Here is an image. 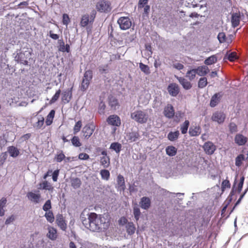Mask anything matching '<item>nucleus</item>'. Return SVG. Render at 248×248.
<instances>
[{"mask_svg":"<svg viewBox=\"0 0 248 248\" xmlns=\"http://www.w3.org/2000/svg\"><path fill=\"white\" fill-rule=\"evenodd\" d=\"M110 217L108 215L97 214L92 212L88 214V219L82 220L83 225L92 232H104L110 225Z\"/></svg>","mask_w":248,"mask_h":248,"instance_id":"nucleus-1","label":"nucleus"},{"mask_svg":"<svg viewBox=\"0 0 248 248\" xmlns=\"http://www.w3.org/2000/svg\"><path fill=\"white\" fill-rule=\"evenodd\" d=\"M131 118L139 123L144 124L147 122L148 115L141 110H137L131 113Z\"/></svg>","mask_w":248,"mask_h":248,"instance_id":"nucleus-2","label":"nucleus"},{"mask_svg":"<svg viewBox=\"0 0 248 248\" xmlns=\"http://www.w3.org/2000/svg\"><path fill=\"white\" fill-rule=\"evenodd\" d=\"M96 9L101 13H108L111 10V3L105 0H100L96 4Z\"/></svg>","mask_w":248,"mask_h":248,"instance_id":"nucleus-3","label":"nucleus"},{"mask_svg":"<svg viewBox=\"0 0 248 248\" xmlns=\"http://www.w3.org/2000/svg\"><path fill=\"white\" fill-rule=\"evenodd\" d=\"M31 55V52L30 51H22L17 53L15 59L17 62L26 65L28 64V59Z\"/></svg>","mask_w":248,"mask_h":248,"instance_id":"nucleus-4","label":"nucleus"},{"mask_svg":"<svg viewBox=\"0 0 248 248\" xmlns=\"http://www.w3.org/2000/svg\"><path fill=\"white\" fill-rule=\"evenodd\" d=\"M95 12L93 13L90 16L89 15L86 14L81 16L80 25L81 27H85L89 24H92L95 17Z\"/></svg>","mask_w":248,"mask_h":248,"instance_id":"nucleus-5","label":"nucleus"},{"mask_svg":"<svg viewBox=\"0 0 248 248\" xmlns=\"http://www.w3.org/2000/svg\"><path fill=\"white\" fill-rule=\"evenodd\" d=\"M117 22L120 29L123 30L129 29L132 25L131 21L128 17H121L118 19Z\"/></svg>","mask_w":248,"mask_h":248,"instance_id":"nucleus-6","label":"nucleus"},{"mask_svg":"<svg viewBox=\"0 0 248 248\" xmlns=\"http://www.w3.org/2000/svg\"><path fill=\"white\" fill-rule=\"evenodd\" d=\"M95 128V126L93 123H90L86 125L82 129L83 137L88 139L93 134Z\"/></svg>","mask_w":248,"mask_h":248,"instance_id":"nucleus-7","label":"nucleus"},{"mask_svg":"<svg viewBox=\"0 0 248 248\" xmlns=\"http://www.w3.org/2000/svg\"><path fill=\"white\" fill-rule=\"evenodd\" d=\"M202 148L205 153L208 155H213L216 150V146L211 141L205 142Z\"/></svg>","mask_w":248,"mask_h":248,"instance_id":"nucleus-8","label":"nucleus"},{"mask_svg":"<svg viewBox=\"0 0 248 248\" xmlns=\"http://www.w3.org/2000/svg\"><path fill=\"white\" fill-rule=\"evenodd\" d=\"M108 124L109 125L120 126L121 124L120 118L117 115H111L107 119Z\"/></svg>","mask_w":248,"mask_h":248,"instance_id":"nucleus-9","label":"nucleus"},{"mask_svg":"<svg viewBox=\"0 0 248 248\" xmlns=\"http://www.w3.org/2000/svg\"><path fill=\"white\" fill-rule=\"evenodd\" d=\"M225 118L226 115L223 112L216 111L213 114L211 119L213 121L216 122L220 124L224 122Z\"/></svg>","mask_w":248,"mask_h":248,"instance_id":"nucleus-10","label":"nucleus"},{"mask_svg":"<svg viewBox=\"0 0 248 248\" xmlns=\"http://www.w3.org/2000/svg\"><path fill=\"white\" fill-rule=\"evenodd\" d=\"M56 223L62 231L66 230L67 228V224L62 214H58L56 215Z\"/></svg>","mask_w":248,"mask_h":248,"instance_id":"nucleus-11","label":"nucleus"},{"mask_svg":"<svg viewBox=\"0 0 248 248\" xmlns=\"http://www.w3.org/2000/svg\"><path fill=\"white\" fill-rule=\"evenodd\" d=\"M234 142L238 146L245 145L248 142V139L243 134L238 133L236 134L234 139Z\"/></svg>","mask_w":248,"mask_h":248,"instance_id":"nucleus-12","label":"nucleus"},{"mask_svg":"<svg viewBox=\"0 0 248 248\" xmlns=\"http://www.w3.org/2000/svg\"><path fill=\"white\" fill-rule=\"evenodd\" d=\"M27 196L28 199L34 202V203H38L40 202L41 195L39 193V191H37V193L32 192H29L27 193Z\"/></svg>","mask_w":248,"mask_h":248,"instance_id":"nucleus-13","label":"nucleus"},{"mask_svg":"<svg viewBox=\"0 0 248 248\" xmlns=\"http://www.w3.org/2000/svg\"><path fill=\"white\" fill-rule=\"evenodd\" d=\"M117 186L116 188L118 191H124L125 189V181L124 177L123 175L119 174L117 178Z\"/></svg>","mask_w":248,"mask_h":248,"instance_id":"nucleus-14","label":"nucleus"},{"mask_svg":"<svg viewBox=\"0 0 248 248\" xmlns=\"http://www.w3.org/2000/svg\"><path fill=\"white\" fill-rule=\"evenodd\" d=\"M163 113L165 117L171 118L174 115V109L170 104H168L164 108Z\"/></svg>","mask_w":248,"mask_h":248,"instance_id":"nucleus-15","label":"nucleus"},{"mask_svg":"<svg viewBox=\"0 0 248 248\" xmlns=\"http://www.w3.org/2000/svg\"><path fill=\"white\" fill-rule=\"evenodd\" d=\"M48 233H47V237L52 240H55L58 237L57 231L56 229L53 227L49 226L47 228Z\"/></svg>","mask_w":248,"mask_h":248,"instance_id":"nucleus-16","label":"nucleus"},{"mask_svg":"<svg viewBox=\"0 0 248 248\" xmlns=\"http://www.w3.org/2000/svg\"><path fill=\"white\" fill-rule=\"evenodd\" d=\"M37 121L33 124L34 128L40 129L43 128L45 123V118L42 115H38L36 117Z\"/></svg>","mask_w":248,"mask_h":248,"instance_id":"nucleus-17","label":"nucleus"},{"mask_svg":"<svg viewBox=\"0 0 248 248\" xmlns=\"http://www.w3.org/2000/svg\"><path fill=\"white\" fill-rule=\"evenodd\" d=\"M58 43L59 44V50L64 52H69L70 51V47L69 45L66 44L65 45L63 39H59L58 40Z\"/></svg>","mask_w":248,"mask_h":248,"instance_id":"nucleus-18","label":"nucleus"},{"mask_svg":"<svg viewBox=\"0 0 248 248\" xmlns=\"http://www.w3.org/2000/svg\"><path fill=\"white\" fill-rule=\"evenodd\" d=\"M7 151L10 155L14 158L17 157L20 154L19 150L14 146H10L7 148Z\"/></svg>","mask_w":248,"mask_h":248,"instance_id":"nucleus-19","label":"nucleus"},{"mask_svg":"<svg viewBox=\"0 0 248 248\" xmlns=\"http://www.w3.org/2000/svg\"><path fill=\"white\" fill-rule=\"evenodd\" d=\"M140 207L144 209H148L151 206V201L149 198L143 197L140 199Z\"/></svg>","mask_w":248,"mask_h":248,"instance_id":"nucleus-20","label":"nucleus"},{"mask_svg":"<svg viewBox=\"0 0 248 248\" xmlns=\"http://www.w3.org/2000/svg\"><path fill=\"white\" fill-rule=\"evenodd\" d=\"M201 133V128L199 126H192L189 129V134L191 137L199 136Z\"/></svg>","mask_w":248,"mask_h":248,"instance_id":"nucleus-21","label":"nucleus"},{"mask_svg":"<svg viewBox=\"0 0 248 248\" xmlns=\"http://www.w3.org/2000/svg\"><path fill=\"white\" fill-rule=\"evenodd\" d=\"M240 15L239 13H233L232 16L231 22L234 28L237 27L240 23Z\"/></svg>","mask_w":248,"mask_h":248,"instance_id":"nucleus-22","label":"nucleus"},{"mask_svg":"<svg viewBox=\"0 0 248 248\" xmlns=\"http://www.w3.org/2000/svg\"><path fill=\"white\" fill-rule=\"evenodd\" d=\"M177 78L185 89L188 90L191 88V83L187 79L182 77H177Z\"/></svg>","mask_w":248,"mask_h":248,"instance_id":"nucleus-23","label":"nucleus"},{"mask_svg":"<svg viewBox=\"0 0 248 248\" xmlns=\"http://www.w3.org/2000/svg\"><path fill=\"white\" fill-rule=\"evenodd\" d=\"M222 95L221 94H214L212 97L210 103L211 107H215L220 102Z\"/></svg>","mask_w":248,"mask_h":248,"instance_id":"nucleus-24","label":"nucleus"},{"mask_svg":"<svg viewBox=\"0 0 248 248\" xmlns=\"http://www.w3.org/2000/svg\"><path fill=\"white\" fill-rule=\"evenodd\" d=\"M39 186L40 187H39V189L48 190L50 191H52L54 189V187L51 184L46 180L40 183Z\"/></svg>","mask_w":248,"mask_h":248,"instance_id":"nucleus-25","label":"nucleus"},{"mask_svg":"<svg viewBox=\"0 0 248 248\" xmlns=\"http://www.w3.org/2000/svg\"><path fill=\"white\" fill-rule=\"evenodd\" d=\"M55 111L54 109H52L50 111L49 114L47 115L45 121V124L46 125L49 126L52 124L55 116Z\"/></svg>","mask_w":248,"mask_h":248,"instance_id":"nucleus-26","label":"nucleus"},{"mask_svg":"<svg viewBox=\"0 0 248 248\" xmlns=\"http://www.w3.org/2000/svg\"><path fill=\"white\" fill-rule=\"evenodd\" d=\"M197 74L200 76H203L209 72V69L206 66H199L195 69Z\"/></svg>","mask_w":248,"mask_h":248,"instance_id":"nucleus-27","label":"nucleus"},{"mask_svg":"<svg viewBox=\"0 0 248 248\" xmlns=\"http://www.w3.org/2000/svg\"><path fill=\"white\" fill-rule=\"evenodd\" d=\"M179 90L178 85L175 83H170L168 87V91L169 93H179Z\"/></svg>","mask_w":248,"mask_h":248,"instance_id":"nucleus-28","label":"nucleus"},{"mask_svg":"<svg viewBox=\"0 0 248 248\" xmlns=\"http://www.w3.org/2000/svg\"><path fill=\"white\" fill-rule=\"evenodd\" d=\"M108 104L111 108L115 109L117 106H119L117 99L110 94L108 97Z\"/></svg>","mask_w":248,"mask_h":248,"instance_id":"nucleus-29","label":"nucleus"},{"mask_svg":"<svg viewBox=\"0 0 248 248\" xmlns=\"http://www.w3.org/2000/svg\"><path fill=\"white\" fill-rule=\"evenodd\" d=\"M177 149L173 146H169L166 148V154L170 156H175L177 154Z\"/></svg>","mask_w":248,"mask_h":248,"instance_id":"nucleus-30","label":"nucleus"},{"mask_svg":"<svg viewBox=\"0 0 248 248\" xmlns=\"http://www.w3.org/2000/svg\"><path fill=\"white\" fill-rule=\"evenodd\" d=\"M127 137L130 142H134L139 139L140 135L138 132H131L128 134Z\"/></svg>","mask_w":248,"mask_h":248,"instance_id":"nucleus-31","label":"nucleus"},{"mask_svg":"<svg viewBox=\"0 0 248 248\" xmlns=\"http://www.w3.org/2000/svg\"><path fill=\"white\" fill-rule=\"evenodd\" d=\"M126 232L129 235H132L135 233L136 228L133 222H128L126 225Z\"/></svg>","mask_w":248,"mask_h":248,"instance_id":"nucleus-32","label":"nucleus"},{"mask_svg":"<svg viewBox=\"0 0 248 248\" xmlns=\"http://www.w3.org/2000/svg\"><path fill=\"white\" fill-rule=\"evenodd\" d=\"M71 185L74 189H77L80 187L81 181L78 178H73L71 180Z\"/></svg>","mask_w":248,"mask_h":248,"instance_id":"nucleus-33","label":"nucleus"},{"mask_svg":"<svg viewBox=\"0 0 248 248\" xmlns=\"http://www.w3.org/2000/svg\"><path fill=\"white\" fill-rule=\"evenodd\" d=\"M180 133L179 131L177 130L175 132H170L168 134V139L171 141H174L177 140L179 136Z\"/></svg>","mask_w":248,"mask_h":248,"instance_id":"nucleus-34","label":"nucleus"},{"mask_svg":"<svg viewBox=\"0 0 248 248\" xmlns=\"http://www.w3.org/2000/svg\"><path fill=\"white\" fill-rule=\"evenodd\" d=\"M7 200L3 197L0 200V217H2L5 214L4 208L6 206Z\"/></svg>","mask_w":248,"mask_h":248,"instance_id":"nucleus-35","label":"nucleus"},{"mask_svg":"<svg viewBox=\"0 0 248 248\" xmlns=\"http://www.w3.org/2000/svg\"><path fill=\"white\" fill-rule=\"evenodd\" d=\"M100 162L104 168H108L110 165L109 156H102L100 157Z\"/></svg>","mask_w":248,"mask_h":248,"instance_id":"nucleus-36","label":"nucleus"},{"mask_svg":"<svg viewBox=\"0 0 248 248\" xmlns=\"http://www.w3.org/2000/svg\"><path fill=\"white\" fill-rule=\"evenodd\" d=\"M98 71L101 74H108L109 71V66L108 64L100 65L98 67Z\"/></svg>","mask_w":248,"mask_h":248,"instance_id":"nucleus-37","label":"nucleus"},{"mask_svg":"<svg viewBox=\"0 0 248 248\" xmlns=\"http://www.w3.org/2000/svg\"><path fill=\"white\" fill-rule=\"evenodd\" d=\"M72 145L76 147H79L82 145L80 139L78 136H74L71 140Z\"/></svg>","mask_w":248,"mask_h":248,"instance_id":"nucleus-38","label":"nucleus"},{"mask_svg":"<svg viewBox=\"0 0 248 248\" xmlns=\"http://www.w3.org/2000/svg\"><path fill=\"white\" fill-rule=\"evenodd\" d=\"M217 62V57L216 55H212L208 58H207L204 61V63L206 65H211L216 63Z\"/></svg>","mask_w":248,"mask_h":248,"instance_id":"nucleus-39","label":"nucleus"},{"mask_svg":"<svg viewBox=\"0 0 248 248\" xmlns=\"http://www.w3.org/2000/svg\"><path fill=\"white\" fill-rule=\"evenodd\" d=\"M110 149L113 150L117 153H119L122 149V145L118 142H113L110 146Z\"/></svg>","mask_w":248,"mask_h":248,"instance_id":"nucleus-40","label":"nucleus"},{"mask_svg":"<svg viewBox=\"0 0 248 248\" xmlns=\"http://www.w3.org/2000/svg\"><path fill=\"white\" fill-rule=\"evenodd\" d=\"M197 72H196L195 69H193L190 70H189L186 73V77L189 80H192L194 79L195 77Z\"/></svg>","mask_w":248,"mask_h":248,"instance_id":"nucleus-41","label":"nucleus"},{"mask_svg":"<svg viewBox=\"0 0 248 248\" xmlns=\"http://www.w3.org/2000/svg\"><path fill=\"white\" fill-rule=\"evenodd\" d=\"M245 160V156L243 154L239 155L235 158V165L237 167H240L242 164V162Z\"/></svg>","mask_w":248,"mask_h":248,"instance_id":"nucleus-42","label":"nucleus"},{"mask_svg":"<svg viewBox=\"0 0 248 248\" xmlns=\"http://www.w3.org/2000/svg\"><path fill=\"white\" fill-rule=\"evenodd\" d=\"M133 214L136 220L138 221L139 219L141 213L140 208L137 203L133 207Z\"/></svg>","mask_w":248,"mask_h":248,"instance_id":"nucleus-43","label":"nucleus"},{"mask_svg":"<svg viewBox=\"0 0 248 248\" xmlns=\"http://www.w3.org/2000/svg\"><path fill=\"white\" fill-rule=\"evenodd\" d=\"M45 217L47 221L50 223H52L54 221V216L52 211L46 212Z\"/></svg>","mask_w":248,"mask_h":248,"instance_id":"nucleus-44","label":"nucleus"},{"mask_svg":"<svg viewBox=\"0 0 248 248\" xmlns=\"http://www.w3.org/2000/svg\"><path fill=\"white\" fill-rule=\"evenodd\" d=\"M189 125V122L188 120H186L184 123L181 125L180 129L181 133L183 134H185L187 133Z\"/></svg>","mask_w":248,"mask_h":248,"instance_id":"nucleus-45","label":"nucleus"},{"mask_svg":"<svg viewBox=\"0 0 248 248\" xmlns=\"http://www.w3.org/2000/svg\"><path fill=\"white\" fill-rule=\"evenodd\" d=\"M100 175L103 180H108L110 177L109 171L107 170H100Z\"/></svg>","mask_w":248,"mask_h":248,"instance_id":"nucleus-46","label":"nucleus"},{"mask_svg":"<svg viewBox=\"0 0 248 248\" xmlns=\"http://www.w3.org/2000/svg\"><path fill=\"white\" fill-rule=\"evenodd\" d=\"M139 67L140 70L146 75H149L150 73L149 67L148 65L143 64L142 62L139 63Z\"/></svg>","mask_w":248,"mask_h":248,"instance_id":"nucleus-47","label":"nucleus"},{"mask_svg":"<svg viewBox=\"0 0 248 248\" xmlns=\"http://www.w3.org/2000/svg\"><path fill=\"white\" fill-rule=\"evenodd\" d=\"M22 94H12V97H11V99L12 100V103L17 104L18 103V105H20V101H19V96H21Z\"/></svg>","mask_w":248,"mask_h":248,"instance_id":"nucleus-48","label":"nucleus"},{"mask_svg":"<svg viewBox=\"0 0 248 248\" xmlns=\"http://www.w3.org/2000/svg\"><path fill=\"white\" fill-rule=\"evenodd\" d=\"M81 127H82L81 121H78L76 123V124L74 127V129H73L74 134H76L77 133H78L80 130Z\"/></svg>","mask_w":248,"mask_h":248,"instance_id":"nucleus-49","label":"nucleus"},{"mask_svg":"<svg viewBox=\"0 0 248 248\" xmlns=\"http://www.w3.org/2000/svg\"><path fill=\"white\" fill-rule=\"evenodd\" d=\"M93 78V72L91 70L86 71L83 77V79H87L90 81Z\"/></svg>","mask_w":248,"mask_h":248,"instance_id":"nucleus-50","label":"nucleus"},{"mask_svg":"<svg viewBox=\"0 0 248 248\" xmlns=\"http://www.w3.org/2000/svg\"><path fill=\"white\" fill-rule=\"evenodd\" d=\"M89 84L90 81H88V80L87 79H83L80 87L81 90L83 92H84L88 88Z\"/></svg>","mask_w":248,"mask_h":248,"instance_id":"nucleus-51","label":"nucleus"},{"mask_svg":"<svg viewBox=\"0 0 248 248\" xmlns=\"http://www.w3.org/2000/svg\"><path fill=\"white\" fill-rule=\"evenodd\" d=\"M207 81L206 78H202L200 79L198 82V86L199 88H204L207 85Z\"/></svg>","mask_w":248,"mask_h":248,"instance_id":"nucleus-52","label":"nucleus"},{"mask_svg":"<svg viewBox=\"0 0 248 248\" xmlns=\"http://www.w3.org/2000/svg\"><path fill=\"white\" fill-rule=\"evenodd\" d=\"M217 39L220 43H223L226 41V36L224 32H219L217 35Z\"/></svg>","mask_w":248,"mask_h":248,"instance_id":"nucleus-53","label":"nucleus"},{"mask_svg":"<svg viewBox=\"0 0 248 248\" xmlns=\"http://www.w3.org/2000/svg\"><path fill=\"white\" fill-rule=\"evenodd\" d=\"M231 187V184L230 181L228 180H223L221 184V190L222 191H224V190L226 188H230Z\"/></svg>","mask_w":248,"mask_h":248,"instance_id":"nucleus-54","label":"nucleus"},{"mask_svg":"<svg viewBox=\"0 0 248 248\" xmlns=\"http://www.w3.org/2000/svg\"><path fill=\"white\" fill-rule=\"evenodd\" d=\"M52 208L51 201L50 200H47L43 206V209L46 212H48Z\"/></svg>","mask_w":248,"mask_h":248,"instance_id":"nucleus-55","label":"nucleus"},{"mask_svg":"<svg viewBox=\"0 0 248 248\" xmlns=\"http://www.w3.org/2000/svg\"><path fill=\"white\" fill-rule=\"evenodd\" d=\"M72 98V94H63L62 97V101L63 103H68Z\"/></svg>","mask_w":248,"mask_h":248,"instance_id":"nucleus-56","label":"nucleus"},{"mask_svg":"<svg viewBox=\"0 0 248 248\" xmlns=\"http://www.w3.org/2000/svg\"><path fill=\"white\" fill-rule=\"evenodd\" d=\"M229 128L231 133L237 131V126L234 123H231L229 125Z\"/></svg>","mask_w":248,"mask_h":248,"instance_id":"nucleus-57","label":"nucleus"},{"mask_svg":"<svg viewBox=\"0 0 248 248\" xmlns=\"http://www.w3.org/2000/svg\"><path fill=\"white\" fill-rule=\"evenodd\" d=\"M7 158V154L6 152L1 154L0 155V166H2Z\"/></svg>","mask_w":248,"mask_h":248,"instance_id":"nucleus-58","label":"nucleus"},{"mask_svg":"<svg viewBox=\"0 0 248 248\" xmlns=\"http://www.w3.org/2000/svg\"><path fill=\"white\" fill-rule=\"evenodd\" d=\"M227 59L231 62H233L237 59L236 53L235 52H231L227 55Z\"/></svg>","mask_w":248,"mask_h":248,"instance_id":"nucleus-59","label":"nucleus"},{"mask_svg":"<svg viewBox=\"0 0 248 248\" xmlns=\"http://www.w3.org/2000/svg\"><path fill=\"white\" fill-rule=\"evenodd\" d=\"M70 22L69 16L67 14H63L62 15V23L63 25H67Z\"/></svg>","mask_w":248,"mask_h":248,"instance_id":"nucleus-60","label":"nucleus"},{"mask_svg":"<svg viewBox=\"0 0 248 248\" xmlns=\"http://www.w3.org/2000/svg\"><path fill=\"white\" fill-rule=\"evenodd\" d=\"M65 157V156L62 151H61V152L60 154H57L55 156V159L58 162H62L64 159Z\"/></svg>","mask_w":248,"mask_h":248,"instance_id":"nucleus-61","label":"nucleus"},{"mask_svg":"<svg viewBox=\"0 0 248 248\" xmlns=\"http://www.w3.org/2000/svg\"><path fill=\"white\" fill-rule=\"evenodd\" d=\"M244 180H245L244 176H242L240 178V182H239V183L238 184V187H237V191L239 193H240L242 190V187L243 186V184H244Z\"/></svg>","mask_w":248,"mask_h":248,"instance_id":"nucleus-62","label":"nucleus"},{"mask_svg":"<svg viewBox=\"0 0 248 248\" xmlns=\"http://www.w3.org/2000/svg\"><path fill=\"white\" fill-rule=\"evenodd\" d=\"M106 108V105L103 102H101L99 104L98 112L100 114H103Z\"/></svg>","mask_w":248,"mask_h":248,"instance_id":"nucleus-63","label":"nucleus"},{"mask_svg":"<svg viewBox=\"0 0 248 248\" xmlns=\"http://www.w3.org/2000/svg\"><path fill=\"white\" fill-rule=\"evenodd\" d=\"M78 158L80 160H87L89 158V155L86 153H80L78 155Z\"/></svg>","mask_w":248,"mask_h":248,"instance_id":"nucleus-64","label":"nucleus"}]
</instances>
